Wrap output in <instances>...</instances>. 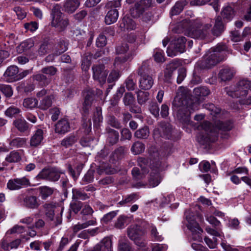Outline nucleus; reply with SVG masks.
Here are the masks:
<instances>
[{"mask_svg": "<svg viewBox=\"0 0 251 251\" xmlns=\"http://www.w3.org/2000/svg\"><path fill=\"white\" fill-rule=\"evenodd\" d=\"M202 128H204V133H200L197 137V140L201 145L209 144L214 142L218 139V133L217 130L222 131H229L232 127V124L229 122H223L219 121L216 125V128L213 130H211L209 132L208 130L210 127V124L208 122H204L202 125Z\"/></svg>", "mask_w": 251, "mask_h": 251, "instance_id": "1", "label": "nucleus"}, {"mask_svg": "<svg viewBox=\"0 0 251 251\" xmlns=\"http://www.w3.org/2000/svg\"><path fill=\"white\" fill-rule=\"evenodd\" d=\"M150 152V167L151 170L149 180L150 187L157 186L160 182L161 178L159 172L164 169V160L161 157L159 152L155 149L151 148Z\"/></svg>", "mask_w": 251, "mask_h": 251, "instance_id": "2", "label": "nucleus"}, {"mask_svg": "<svg viewBox=\"0 0 251 251\" xmlns=\"http://www.w3.org/2000/svg\"><path fill=\"white\" fill-rule=\"evenodd\" d=\"M183 25L186 27L188 35L193 38L206 39L210 40L209 37L210 29L212 25L211 24H205L201 29H200L201 23L199 20H187L182 22Z\"/></svg>", "mask_w": 251, "mask_h": 251, "instance_id": "3", "label": "nucleus"}, {"mask_svg": "<svg viewBox=\"0 0 251 251\" xmlns=\"http://www.w3.org/2000/svg\"><path fill=\"white\" fill-rule=\"evenodd\" d=\"M173 105L178 109V114L182 118L184 116L188 119L191 113L198 109L199 103L193 102L189 97H187L180 92L177 93L174 99Z\"/></svg>", "mask_w": 251, "mask_h": 251, "instance_id": "4", "label": "nucleus"}, {"mask_svg": "<svg viewBox=\"0 0 251 251\" xmlns=\"http://www.w3.org/2000/svg\"><path fill=\"white\" fill-rule=\"evenodd\" d=\"M226 53H230L227 47L224 44H219L211 48L205 54L203 60L202 65L206 68H210L224 60Z\"/></svg>", "mask_w": 251, "mask_h": 251, "instance_id": "5", "label": "nucleus"}, {"mask_svg": "<svg viewBox=\"0 0 251 251\" xmlns=\"http://www.w3.org/2000/svg\"><path fill=\"white\" fill-rule=\"evenodd\" d=\"M51 25L55 27L59 31L64 30L69 25V20L61 11V8L58 4H55L51 10Z\"/></svg>", "mask_w": 251, "mask_h": 251, "instance_id": "6", "label": "nucleus"}, {"mask_svg": "<svg viewBox=\"0 0 251 251\" xmlns=\"http://www.w3.org/2000/svg\"><path fill=\"white\" fill-rule=\"evenodd\" d=\"M151 69L147 62H143L141 66L139 68L138 74L141 78L139 80V87L144 90H149L153 84L152 77L150 75Z\"/></svg>", "mask_w": 251, "mask_h": 251, "instance_id": "7", "label": "nucleus"}, {"mask_svg": "<svg viewBox=\"0 0 251 251\" xmlns=\"http://www.w3.org/2000/svg\"><path fill=\"white\" fill-rule=\"evenodd\" d=\"M143 234V232L137 225L131 226L128 228V237L133 240L137 246L141 248H145L147 244L146 240L142 237Z\"/></svg>", "mask_w": 251, "mask_h": 251, "instance_id": "8", "label": "nucleus"}, {"mask_svg": "<svg viewBox=\"0 0 251 251\" xmlns=\"http://www.w3.org/2000/svg\"><path fill=\"white\" fill-rule=\"evenodd\" d=\"M186 220L188 222L187 226L193 234H195L199 240L201 239L200 237L202 232L201 228L196 221V217L190 210L186 211L185 213Z\"/></svg>", "mask_w": 251, "mask_h": 251, "instance_id": "9", "label": "nucleus"}, {"mask_svg": "<svg viewBox=\"0 0 251 251\" xmlns=\"http://www.w3.org/2000/svg\"><path fill=\"white\" fill-rule=\"evenodd\" d=\"M56 168L50 169H43L36 176L37 180L46 179L51 181H56L60 177V174H62Z\"/></svg>", "mask_w": 251, "mask_h": 251, "instance_id": "10", "label": "nucleus"}, {"mask_svg": "<svg viewBox=\"0 0 251 251\" xmlns=\"http://www.w3.org/2000/svg\"><path fill=\"white\" fill-rule=\"evenodd\" d=\"M148 160L145 158L140 157L138 159V164L141 168V170L137 167H134L132 170V174L134 177L137 179H141L145 174L148 173Z\"/></svg>", "mask_w": 251, "mask_h": 251, "instance_id": "11", "label": "nucleus"}, {"mask_svg": "<svg viewBox=\"0 0 251 251\" xmlns=\"http://www.w3.org/2000/svg\"><path fill=\"white\" fill-rule=\"evenodd\" d=\"M151 4V0H141L130 9V13L134 18L139 17Z\"/></svg>", "mask_w": 251, "mask_h": 251, "instance_id": "12", "label": "nucleus"}, {"mask_svg": "<svg viewBox=\"0 0 251 251\" xmlns=\"http://www.w3.org/2000/svg\"><path fill=\"white\" fill-rule=\"evenodd\" d=\"M30 185V181L25 176L10 179L7 183V188L10 190H17Z\"/></svg>", "mask_w": 251, "mask_h": 251, "instance_id": "13", "label": "nucleus"}, {"mask_svg": "<svg viewBox=\"0 0 251 251\" xmlns=\"http://www.w3.org/2000/svg\"><path fill=\"white\" fill-rule=\"evenodd\" d=\"M93 77L95 80L98 81L100 85H102L106 81L108 73L104 69L103 65H97L92 67Z\"/></svg>", "mask_w": 251, "mask_h": 251, "instance_id": "14", "label": "nucleus"}, {"mask_svg": "<svg viewBox=\"0 0 251 251\" xmlns=\"http://www.w3.org/2000/svg\"><path fill=\"white\" fill-rule=\"evenodd\" d=\"M19 200L23 205L31 209H35L40 205L39 201L35 196L29 195L25 196L21 195L19 197Z\"/></svg>", "mask_w": 251, "mask_h": 251, "instance_id": "15", "label": "nucleus"}, {"mask_svg": "<svg viewBox=\"0 0 251 251\" xmlns=\"http://www.w3.org/2000/svg\"><path fill=\"white\" fill-rule=\"evenodd\" d=\"M236 74L233 68L228 66L222 68L218 73V78L221 81L227 82L230 81Z\"/></svg>", "mask_w": 251, "mask_h": 251, "instance_id": "16", "label": "nucleus"}, {"mask_svg": "<svg viewBox=\"0 0 251 251\" xmlns=\"http://www.w3.org/2000/svg\"><path fill=\"white\" fill-rule=\"evenodd\" d=\"M18 68L16 66H11L5 71L3 76L4 79L8 82H13L18 80Z\"/></svg>", "mask_w": 251, "mask_h": 251, "instance_id": "17", "label": "nucleus"}, {"mask_svg": "<svg viewBox=\"0 0 251 251\" xmlns=\"http://www.w3.org/2000/svg\"><path fill=\"white\" fill-rule=\"evenodd\" d=\"M91 251H112L111 240L108 237L103 238Z\"/></svg>", "mask_w": 251, "mask_h": 251, "instance_id": "18", "label": "nucleus"}, {"mask_svg": "<svg viewBox=\"0 0 251 251\" xmlns=\"http://www.w3.org/2000/svg\"><path fill=\"white\" fill-rule=\"evenodd\" d=\"M79 0H65L63 4V8L68 13H74L79 6Z\"/></svg>", "mask_w": 251, "mask_h": 251, "instance_id": "19", "label": "nucleus"}, {"mask_svg": "<svg viewBox=\"0 0 251 251\" xmlns=\"http://www.w3.org/2000/svg\"><path fill=\"white\" fill-rule=\"evenodd\" d=\"M43 134L44 132L42 129H38L36 130L31 137L30 145L31 147H36L40 145L44 139Z\"/></svg>", "mask_w": 251, "mask_h": 251, "instance_id": "20", "label": "nucleus"}, {"mask_svg": "<svg viewBox=\"0 0 251 251\" xmlns=\"http://www.w3.org/2000/svg\"><path fill=\"white\" fill-rule=\"evenodd\" d=\"M70 127L68 120L63 119L59 120L56 124L55 131L59 134H64L69 131Z\"/></svg>", "mask_w": 251, "mask_h": 251, "instance_id": "21", "label": "nucleus"}, {"mask_svg": "<svg viewBox=\"0 0 251 251\" xmlns=\"http://www.w3.org/2000/svg\"><path fill=\"white\" fill-rule=\"evenodd\" d=\"M237 91H239L242 96L247 95L248 90L251 89V81L246 79L240 80L237 83Z\"/></svg>", "mask_w": 251, "mask_h": 251, "instance_id": "22", "label": "nucleus"}, {"mask_svg": "<svg viewBox=\"0 0 251 251\" xmlns=\"http://www.w3.org/2000/svg\"><path fill=\"white\" fill-rule=\"evenodd\" d=\"M119 16V13L116 9H112L109 10L105 17V22L107 25H111L115 23Z\"/></svg>", "mask_w": 251, "mask_h": 251, "instance_id": "23", "label": "nucleus"}, {"mask_svg": "<svg viewBox=\"0 0 251 251\" xmlns=\"http://www.w3.org/2000/svg\"><path fill=\"white\" fill-rule=\"evenodd\" d=\"M26 142L25 138L16 137L9 141V149L24 147Z\"/></svg>", "mask_w": 251, "mask_h": 251, "instance_id": "24", "label": "nucleus"}, {"mask_svg": "<svg viewBox=\"0 0 251 251\" xmlns=\"http://www.w3.org/2000/svg\"><path fill=\"white\" fill-rule=\"evenodd\" d=\"M130 54L118 55L114 60V65L115 67L117 68H121L124 64L130 59Z\"/></svg>", "mask_w": 251, "mask_h": 251, "instance_id": "25", "label": "nucleus"}, {"mask_svg": "<svg viewBox=\"0 0 251 251\" xmlns=\"http://www.w3.org/2000/svg\"><path fill=\"white\" fill-rule=\"evenodd\" d=\"M187 3L188 1L186 0H180L177 1L171 9L170 14L172 16L179 14Z\"/></svg>", "mask_w": 251, "mask_h": 251, "instance_id": "26", "label": "nucleus"}, {"mask_svg": "<svg viewBox=\"0 0 251 251\" xmlns=\"http://www.w3.org/2000/svg\"><path fill=\"white\" fill-rule=\"evenodd\" d=\"M224 25L222 21V18L220 16H218L215 19V22L214 27L212 30V33L216 36L220 35L222 32L224 30Z\"/></svg>", "mask_w": 251, "mask_h": 251, "instance_id": "27", "label": "nucleus"}, {"mask_svg": "<svg viewBox=\"0 0 251 251\" xmlns=\"http://www.w3.org/2000/svg\"><path fill=\"white\" fill-rule=\"evenodd\" d=\"M120 27L123 30L133 29L135 27V24L132 19L128 16H125L120 24Z\"/></svg>", "mask_w": 251, "mask_h": 251, "instance_id": "28", "label": "nucleus"}, {"mask_svg": "<svg viewBox=\"0 0 251 251\" xmlns=\"http://www.w3.org/2000/svg\"><path fill=\"white\" fill-rule=\"evenodd\" d=\"M106 130L108 134V142L111 145L116 144L119 140V135L118 132L110 128H106Z\"/></svg>", "mask_w": 251, "mask_h": 251, "instance_id": "29", "label": "nucleus"}, {"mask_svg": "<svg viewBox=\"0 0 251 251\" xmlns=\"http://www.w3.org/2000/svg\"><path fill=\"white\" fill-rule=\"evenodd\" d=\"M96 223V220L95 219L89 220L82 224L78 223L73 226V231L74 233H77L79 230L87 228L89 226L95 225Z\"/></svg>", "mask_w": 251, "mask_h": 251, "instance_id": "30", "label": "nucleus"}, {"mask_svg": "<svg viewBox=\"0 0 251 251\" xmlns=\"http://www.w3.org/2000/svg\"><path fill=\"white\" fill-rule=\"evenodd\" d=\"M73 200H80L84 201L88 199L89 196L80 189L73 188L72 189Z\"/></svg>", "mask_w": 251, "mask_h": 251, "instance_id": "31", "label": "nucleus"}, {"mask_svg": "<svg viewBox=\"0 0 251 251\" xmlns=\"http://www.w3.org/2000/svg\"><path fill=\"white\" fill-rule=\"evenodd\" d=\"M92 57V54L89 52L86 53L83 55L81 64V68L82 70L87 71L89 70L91 64Z\"/></svg>", "mask_w": 251, "mask_h": 251, "instance_id": "32", "label": "nucleus"}, {"mask_svg": "<svg viewBox=\"0 0 251 251\" xmlns=\"http://www.w3.org/2000/svg\"><path fill=\"white\" fill-rule=\"evenodd\" d=\"M77 141V137L75 135H70L64 138L61 142L62 146L65 148L72 147Z\"/></svg>", "mask_w": 251, "mask_h": 251, "instance_id": "33", "label": "nucleus"}, {"mask_svg": "<svg viewBox=\"0 0 251 251\" xmlns=\"http://www.w3.org/2000/svg\"><path fill=\"white\" fill-rule=\"evenodd\" d=\"M53 96L52 95L44 97L40 101L39 107L43 110H47L51 106Z\"/></svg>", "mask_w": 251, "mask_h": 251, "instance_id": "34", "label": "nucleus"}, {"mask_svg": "<svg viewBox=\"0 0 251 251\" xmlns=\"http://www.w3.org/2000/svg\"><path fill=\"white\" fill-rule=\"evenodd\" d=\"M230 179L232 182L236 185L240 184L241 183V180H242L251 188V178L248 176H243L240 179L238 176L233 174L231 175Z\"/></svg>", "mask_w": 251, "mask_h": 251, "instance_id": "35", "label": "nucleus"}, {"mask_svg": "<svg viewBox=\"0 0 251 251\" xmlns=\"http://www.w3.org/2000/svg\"><path fill=\"white\" fill-rule=\"evenodd\" d=\"M186 40L184 37H179L175 40L174 46L176 48L179 53L183 52L185 50V44Z\"/></svg>", "mask_w": 251, "mask_h": 251, "instance_id": "36", "label": "nucleus"}, {"mask_svg": "<svg viewBox=\"0 0 251 251\" xmlns=\"http://www.w3.org/2000/svg\"><path fill=\"white\" fill-rule=\"evenodd\" d=\"M149 134V129L148 126H145L136 130L134 133V136L139 139H147Z\"/></svg>", "mask_w": 251, "mask_h": 251, "instance_id": "37", "label": "nucleus"}, {"mask_svg": "<svg viewBox=\"0 0 251 251\" xmlns=\"http://www.w3.org/2000/svg\"><path fill=\"white\" fill-rule=\"evenodd\" d=\"M5 159L8 163H15L19 161L21 157L18 151H13L6 155Z\"/></svg>", "mask_w": 251, "mask_h": 251, "instance_id": "38", "label": "nucleus"}, {"mask_svg": "<svg viewBox=\"0 0 251 251\" xmlns=\"http://www.w3.org/2000/svg\"><path fill=\"white\" fill-rule=\"evenodd\" d=\"M38 190L40 192V195L43 200L46 199L48 197L50 196L53 192L52 188L46 186L40 187Z\"/></svg>", "mask_w": 251, "mask_h": 251, "instance_id": "39", "label": "nucleus"}, {"mask_svg": "<svg viewBox=\"0 0 251 251\" xmlns=\"http://www.w3.org/2000/svg\"><path fill=\"white\" fill-rule=\"evenodd\" d=\"M222 14L224 18L230 20L235 15V11L231 6H227L223 9Z\"/></svg>", "mask_w": 251, "mask_h": 251, "instance_id": "40", "label": "nucleus"}, {"mask_svg": "<svg viewBox=\"0 0 251 251\" xmlns=\"http://www.w3.org/2000/svg\"><path fill=\"white\" fill-rule=\"evenodd\" d=\"M145 149V145L142 143L137 141L133 144L131 151L133 154H139L144 151Z\"/></svg>", "mask_w": 251, "mask_h": 251, "instance_id": "41", "label": "nucleus"}, {"mask_svg": "<svg viewBox=\"0 0 251 251\" xmlns=\"http://www.w3.org/2000/svg\"><path fill=\"white\" fill-rule=\"evenodd\" d=\"M14 124L15 127L21 132L25 131L28 128L27 124L24 119H18L14 121Z\"/></svg>", "mask_w": 251, "mask_h": 251, "instance_id": "42", "label": "nucleus"}, {"mask_svg": "<svg viewBox=\"0 0 251 251\" xmlns=\"http://www.w3.org/2000/svg\"><path fill=\"white\" fill-rule=\"evenodd\" d=\"M136 93L138 102L140 104H144L148 100L149 96V92L138 90L137 91Z\"/></svg>", "mask_w": 251, "mask_h": 251, "instance_id": "43", "label": "nucleus"}, {"mask_svg": "<svg viewBox=\"0 0 251 251\" xmlns=\"http://www.w3.org/2000/svg\"><path fill=\"white\" fill-rule=\"evenodd\" d=\"M193 93L195 96L198 98L201 97H205L209 95L210 91L206 87H198L194 89Z\"/></svg>", "mask_w": 251, "mask_h": 251, "instance_id": "44", "label": "nucleus"}, {"mask_svg": "<svg viewBox=\"0 0 251 251\" xmlns=\"http://www.w3.org/2000/svg\"><path fill=\"white\" fill-rule=\"evenodd\" d=\"M33 78L44 85H48L50 82V79L44 74H38L33 76Z\"/></svg>", "mask_w": 251, "mask_h": 251, "instance_id": "45", "label": "nucleus"}, {"mask_svg": "<svg viewBox=\"0 0 251 251\" xmlns=\"http://www.w3.org/2000/svg\"><path fill=\"white\" fill-rule=\"evenodd\" d=\"M23 104L25 108L32 109L37 106L38 101L34 98H27L24 100Z\"/></svg>", "mask_w": 251, "mask_h": 251, "instance_id": "46", "label": "nucleus"}, {"mask_svg": "<svg viewBox=\"0 0 251 251\" xmlns=\"http://www.w3.org/2000/svg\"><path fill=\"white\" fill-rule=\"evenodd\" d=\"M136 81L134 79V76L132 75H129L125 80V83L127 90L132 91L135 89Z\"/></svg>", "mask_w": 251, "mask_h": 251, "instance_id": "47", "label": "nucleus"}, {"mask_svg": "<svg viewBox=\"0 0 251 251\" xmlns=\"http://www.w3.org/2000/svg\"><path fill=\"white\" fill-rule=\"evenodd\" d=\"M44 207L46 209L45 214L47 216V217L50 221H53L54 212V206L51 204L46 203L45 204H44Z\"/></svg>", "mask_w": 251, "mask_h": 251, "instance_id": "48", "label": "nucleus"}, {"mask_svg": "<svg viewBox=\"0 0 251 251\" xmlns=\"http://www.w3.org/2000/svg\"><path fill=\"white\" fill-rule=\"evenodd\" d=\"M68 44L64 40L60 41L56 48V55H59L61 53H63L68 49Z\"/></svg>", "mask_w": 251, "mask_h": 251, "instance_id": "49", "label": "nucleus"}, {"mask_svg": "<svg viewBox=\"0 0 251 251\" xmlns=\"http://www.w3.org/2000/svg\"><path fill=\"white\" fill-rule=\"evenodd\" d=\"M150 229L151 231V237L153 240L161 241L163 240V237L161 235H160L159 232L157 231L156 227L151 225L150 227Z\"/></svg>", "mask_w": 251, "mask_h": 251, "instance_id": "50", "label": "nucleus"}, {"mask_svg": "<svg viewBox=\"0 0 251 251\" xmlns=\"http://www.w3.org/2000/svg\"><path fill=\"white\" fill-rule=\"evenodd\" d=\"M0 91L6 97L10 98L13 95V91L11 86L8 85H0Z\"/></svg>", "mask_w": 251, "mask_h": 251, "instance_id": "51", "label": "nucleus"}, {"mask_svg": "<svg viewBox=\"0 0 251 251\" xmlns=\"http://www.w3.org/2000/svg\"><path fill=\"white\" fill-rule=\"evenodd\" d=\"M153 57L156 62H163L165 61V58L163 50L156 49L154 50Z\"/></svg>", "mask_w": 251, "mask_h": 251, "instance_id": "52", "label": "nucleus"}, {"mask_svg": "<svg viewBox=\"0 0 251 251\" xmlns=\"http://www.w3.org/2000/svg\"><path fill=\"white\" fill-rule=\"evenodd\" d=\"M138 199V196L136 194H131L126 196L125 199L120 201L119 204L121 205H125V204L134 201Z\"/></svg>", "mask_w": 251, "mask_h": 251, "instance_id": "53", "label": "nucleus"}, {"mask_svg": "<svg viewBox=\"0 0 251 251\" xmlns=\"http://www.w3.org/2000/svg\"><path fill=\"white\" fill-rule=\"evenodd\" d=\"M135 99L131 93H126L123 99V102L125 105H131L134 103Z\"/></svg>", "mask_w": 251, "mask_h": 251, "instance_id": "54", "label": "nucleus"}, {"mask_svg": "<svg viewBox=\"0 0 251 251\" xmlns=\"http://www.w3.org/2000/svg\"><path fill=\"white\" fill-rule=\"evenodd\" d=\"M116 52L118 55H125L126 54H130L128 52L129 47L127 43L122 44L116 48Z\"/></svg>", "mask_w": 251, "mask_h": 251, "instance_id": "55", "label": "nucleus"}, {"mask_svg": "<svg viewBox=\"0 0 251 251\" xmlns=\"http://www.w3.org/2000/svg\"><path fill=\"white\" fill-rule=\"evenodd\" d=\"M107 123L109 125L117 129L121 127V123L113 116H109L107 119Z\"/></svg>", "mask_w": 251, "mask_h": 251, "instance_id": "56", "label": "nucleus"}, {"mask_svg": "<svg viewBox=\"0 0 251 251\" xmlns=\"http://www.w3.org/2000/svg\"><path fill=\"white\" fill-rule=\"evenodd\" d=\"M57 71V69L52 66L44 67L41 70V72L44 74L48 75L49 77L55 75Z\"/></svg>", "mask_w": 251, "mask_h": 251, "instance_id": "57", "label": "nucleus"}, {"mask_svg": "<svg viewBox=\"0 0 251 251\" xmlns=\"http://www.w3.org/2000/svg\"><path fill=\"white\" fill-rule=\"evenodd\" d=\"M20 112L21 110L18 108L14 106H11L7 109L5 113L7 116L12 117L13 116H15Z\"/></svg>", "mask_w": 251, "mask_h": 251, "instance_id": "58", "label": "nucleus"}, {"mask_svg": "<svg viewBox=\"0 0 251 251\" xmlns=\"http://www.w3.org/2000/svg\"><path fill=\"white\" fill-rule=\"evenodd\" d=\"M83 206V203L80 201H76L71 202L70 204L71 210L76 214Z\"/></svg>", "mask_w": 251, "mask_h": 251, "instance_id": "59", "label": "nucleus"}, {"mask_svg": "<svg viewBox=\"0 0 251 251\" xmlns=\"http://www.w3.org/2000/svg\"><path fill=\"white\" fill-rule=\"evenodd\" d=\"M33 46V41L31 39H29L21 43L19 46V48L22 49L23 51H25L31 48Z\"/></svg>", "mask_w": 251, "mask_h": 251, "instance_id": "60", "label": "nucleus"}, {"mask_svg": "<svg viewBox=\"0 0 251 251\" xmlns=\"http://www.w3.org/2000/svg\"><path fill=\"white\" fill-rule=\"evenodd\" d=\"M121 140H130L132 137V133L129 129L126 128H123L121 131Z\"/></svg>", "mask_w": 251, "mask_h": 251, "instance_id": "61", "label": "nucleus"}, {"mask_svg": "<svg viewBox=\"0 0 251 251\" xmlns=\"http://www.w3.org/2000/svg\"><path fill=\"white\" fill-rule=\"evenodd\" d=\"M25 28L31 32H34L38 28V24L36 22H31L24 24Z\"/></svg>", "mask_w": 251, "mask_h": 251, "instance_id": "62", "label": "nucleus"}, {"mask_svg": "<svg viewBox=\"0 0 251 251\" xmlns=\"http://www.w3.org/2000/svg\"><path fill=\"white\" fill-rule=\"evenodd\" d=\"M106 37L103 34H100L96 40V45L98 47H103L106 44Z\"/></svg>", "mask_w": 251, "mask_h": 251, "instance_id": "63", "label": "nucleus"}, {"mask_svg": "<svg viewBox=\"0 0 251 251\" xmlns=\"http://www.w3.org/2000/svg\"><path fill=\"white\" fill-rule=\"evenodd\" d=\"M119 72L117 71H112L109 75L108 77V82L111 83L116 81L119 77Z\"/></svg>", "mask_w": 251, "mask_h": 251, "instance_id": "64", "label": "nucleus"}]
</instances>
